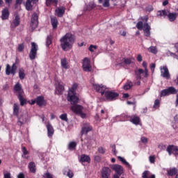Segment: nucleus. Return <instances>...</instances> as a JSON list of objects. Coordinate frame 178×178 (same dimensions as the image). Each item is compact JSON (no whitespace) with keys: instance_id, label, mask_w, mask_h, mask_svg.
I'll use <instances>...</instances> for the list:
<instances>
[{"instance_id":"1","label":"nucleus","mask_w":178,"mask_h":178,"mask_svg":"<svg viewBox=\"0 0 178 178\" xmlns=\"http://www.w3.org/2000/svg\"><path fill=\"white\" fill-rule=\"evenodd\" d=\"M76 41V37L72 33H67L60 39V47L63 51H69L73 48V44Z\"/></svg>"},{"instance_id":"2","label":"nucleus","mask_w":178,"mask_h":178,"mask_svg":"<svg viewBox=\"0 0 178 178\" xmlns=\"http://www.w3.org/2000/svg\"><path fill=\"white\" fill-rule=\"evenodd\" d=\"M14 94H16L19 102L21 106H24V105H27V99L24 98V90H23V88H22V85L20 83L17 82L14 86Z\"/></svg>"},{"instance_id":"3","label":"nucleus","mask_w":178,"mask_h":178,"mask_svg":"<svg viewBox=\"0 0 178 178\" xmlns=\"http://www.w3.org/2000/svg\"><path fill=\"white\" fill-rule=\"evenodd\" d=\"M19 62V59L16 58V61L15 63L13 64L12 67H10V65L9 64H7L6 68V74L7 76H9L10 74H13V76H15L16 74V70H17V66L16 64Z\"/></svg>"},{"instance_id":"4","label":"nucleus","mask_w":178,"mask_h":178,"mask_svg":"<svg viewBox=\"0 0 178 178\" xmlns=\"http://www.w3.org/2000/svg\"><path fill=\"white\" fill-rule=\"evenodd\" d=\"M31 48L29 52V59L31 60H34L37 58V51H38V44H36L35 42H32L31 43Z\"/></svg>"},{"instance_id":"5","label":"nucleus","mask_w":178,"mask_h":178,"mask_svg":"<svg viewBox=\"0 0 178 178\" xmlns=\"http://www.w3.org/2000/svg\"><path fill=\"white\" fill-rule=\"evenodd\" d=\"M104 97L107 101H115L119 98V93L113 91H106Z\"/></svg>"},{"instance_id":"6","label":"nucleus","mask_w":178,"mask_h":178,"mask_svg":"<svg viewBox=\"0 0 178 178\" xmlns=\"http://www.w3.org/2000/svg\"><path fill=\"white\" fill-rule=\"evenodd\" d=\"M173 94H177V90L175 87H169L167 89H164L161 90V97H166L168 95H173Z\"/></svg>"},{"instance_id":"7","label":"nucleus","mask_w":178,"mask_h":178,"mask_svg":"<svg viewBox=\"0 0 178 178\" xmlns=\"http://www.w3.org/2000/svg\"><path fill=\"white\" fill-rule=\"evenodd\" d=\"M111 169L112 170H114L115 172V175H118V176H122L124 173V169L123 167L118 164H113L110 166Z\"/></svg>"},{"instance_id":"8","label":"nucleus","mask_w":178,"mask_h":178,"mask_svg":"<svg viewBox=\"0 0 178 178\" xmlns=\"http://www.w3.org/2000/svg\"><path fill=\"white\" fill-rule=\"evenodd\" d=\"M93 88L94 90H95V91H97V92H100L102 96H104L105 92H106V86L101 84H97V83H93Z\"/></svg>"},{"instance_id":"9","label":"nucleus","mask_w":178,"mask_h":178,"mask_svg":"<svg viewBox=\"0 0 178 178\" xmlns=\"http://www.w3.org/2000/svg\"><path fill=\"white\" fill-rule=\"evenodd\" d=\"M134 73L136 75V79L137 80L136 82H135V84L136 86H140L141 84V81L140 80H141V74H144V70L139 68L138 70H134Z\"/></svg>"},{"instance_id":"10","label":"nucleus","mask_w":178,"mask_h":178,"mask_svg":"<svg viewBox=\"0 0 178 178\" xmlns=\"http://www.w3.org/2000/svg\"><path fill=\"white\" fill-rule=\"evenodd\" d=\"M82 67L84 72H90L92 70V67H91V62L90 60H88V58H85L83 59Z\"/></svg>"},{"instance_id":"11","label":"nucleus","mask_w":178,"mask_h":178,"mask_svg":"<svg viewBox=\"0 0 178 178\" xmlns=\"http://www.w3.org/2000/svg\"><path fill=\"white\" fill-rule=\"evenodd\" d=\"M38 26V14L36 13H34L32 15V17L31 19V27H32L33 29H37Z\"/></svg>"},{"instance_id":"12","label":"nucleus","mask_w":178,"mask_h":178,"mask_svg":"<svg viewBox=\"0 0 178 178\" xmlns=\"http://www.w3.org/2000/svg\"><path fill=\"white\" fill-rule=\"evenodd\" d=\"M67 99L72 105H75L79 102V97H76V93L68 92Z\"/></svg>"},{"instance_id":"13","label":"nucleus","mask_w":178,"mask_h":178,"mask_svg":"<svg viewBox=\"0 0 178 178\" xmlns=\"http://www.w3.org/2000/svg\"><path fill=\"white\" fill-rule=\"evenodd\" d=\"M65 12H66V8L65 6L58 7L55 10V15L57 17H63Z\"/></svg>"},{"instance_id":"14","label":"nucleus","mask_w":178,"mask_h":178,"mask_svg":"<svg viewBox=\"0 0 178 178\" xmlns=\"http://www.w3.org/2000/svg\"><path fill=\"white\" fill-rule=\"evenodd\" d=\"M36 104L38 106H47V100L44 98V96H38L36 97Z\"/></svg>"},{"instance_id":"15","label":"nucleus","mask_w":178,"mask_h":178,"mask_svg":"<svg viewBox=\"0 0 178 178\" xmlns=\"http://www.w3.org/2000/svg\"><path fill=\"white\" fill-rule=\"evenodd\" d=\"M18 26H20V17L19 15H16L10 24V29H15L16 27H18Z\"/></svg>"},{"instance_id":"16","label":"nucleus","mask_w":178,"mask_h":178,"mask_svg":"<svg viewBox=\"0 0 178 178\" xmlns=\"http://www.w3.org/2000/svg\"><path fill=\"white\" fill-rule=\"evenodd\" d=\"M70 109L71 111H72V112H74V113H76V115H79V113H81L83 108L81 105L75 104L71 106Z\"/></svg>"},{"instance_id":"17","label":"nucleus","mask_w":178,"mask_h":178,"mask_svg":"<svg viewBox=\"0 0 178 178\" xmlns=\"http://www.w3.org/2000/svg\"><path fill=\"white\" fill-rule=\"evenodd\" d=\"M111 177V168L104 167L102 170V178H109Z\"/></svg>"},{"instance_id":"18","label":"nucleus","mask_w":178,"mask_h":178,"mask_svg":"<svg viewBox=\"0 0 178 178\" xmlns=\"http://www.w3.org/2000/svg\"><path fill=\"white\" fill-rule=\"evenodd\" d=\"M161 73L162 77L165 79H170V74H169V70L167 66H163V68L161 69Z\"/></svg>"},{"instance_id":"19","label":"nucleus","mask_w":178,"mask_h":178,"mask_svg":"<svg viewBox=\"0 0 178 178\" xmlns=\"http://www.w3.org/2000/svg\"><path fill=\"white\" fill-rule=\"evenodd\" d=\"M143 31H144V35L145 37H150L151 36V26L148 24V23H145L143 25Z\"/></svg>"},{"instance_id":"20","label":"nucleus","mask_w":178,"mask_h":178,"mask_svg":"<svg viewBox=\"0 0 178 178\" xmlns=\"http://www.w3.org/2000/svg\"><path fill=\"white\" fill-rule=\"evenodd\" d=\"M18 121L17 124L18 126H23V124H25V123H27V115H21L20 116L18 115Z\"/></svg>"},{"instance_id":"21","label":"nucleus","mask_w":178,"mask_h":178,"mask_svg":"<svg viewBox=\"0 0 178 178\" xmlns=\"http://www.w3.org/2000/svg\"><path fill=\"white\" fill-rule=\"evenodd\" d=\"M31 2H33V3H37V2H38V0H26L25 4V8L26 10H33V5L31 4Z\"/></svg>"},{"instance_id":"22","label":"nucleus","mask_w":178,"mask_h":178,"mask_svg":"<svg viewBox=\"0 0 178 178\" xmlns=\"http://www.w3.org/2000/svg\"><path fill=\"white\" fill-rule=\"evenodd\" d=\"M168 176H176L175 178H177L178 170L175 167L167 170Z\"/></svg>"},{"instance_id":"23","label":"nucleus","mask_w":178,"mask_h":178,"mask_svg":"<svg viewBox=\"0 0 178 178\" xmlns=\"http://www.w3.org/2000/svg\"><path fill=\"white\" fill-rule=\"evenodd\" d=\"M47 129V136L48 137H52L54 134L55 133V130L54 129V127L50 123H48L46 126Z\"/></svg>"},{"instance_id":"24","label":"nucleus","mask_w":178,"mask_h":178,"mask_svg":"<svg viewBox=\"0 0 178 178\" xmlns=\"http://www.w3.org/2000/svg\"><path fill=\"white\" fill-rule=\"evenodd\" d=\"M63 91H65V87L59 83L56 87L55 94H56L57 95H62V94H63Z\"/></svg>"},{"instance_id":"25","label":"nucleus","mask_w":178,"mask_h":178,"mask_svg":"<svg viewBox=\"0 0 178 178\" xmlns=\"http://www.w3.org/2000/svg\"><path fill=\"white\" fill-rule=\"evenodd\" d=\"M63 174L64 176H67L69 178H73L74 176V174H73V171L72 170H70L69 168H65L63 170Z\"/></svg>"},{"instance_id":"26","label":"nucleus","mask_w":178,"mask_h":178,"mask_svg":"<svg viewBox=\"0 0 178 178\" xmlns=\"http://www.w3.org/2000/svg\"><path fill=\"white\" fill-rule=\"evenodd\" d=\"M92 131V127L90 125H86L82 127L81 134V136H84V134H88L89 131Z\"/></svg>"},{"instance_id":"27","label":"nucleus","mask_w":178,"mask_h":178,"mask_svg":"<svg viewBox=\"0 0 178 178\" xmlns=\"http://www.w3.org/2000/svg\"><path fill=\"white\" fill-rule=\"evenodd\" d=\"M9 10L8 8H4L1 11V19L2 20H8L9 19Z\"/></svg>"},{"instance_id":"28","label":"nucleus","mask_w":178,"mask_h":178,"mask_svg":"<svg viewBox=\"0 0 178 178\" xmlns=\"http://www.w3.org/2000/svg\"><path fill=\"white\" fill-rule=\"evenodd\" d=\"M79 162H81V163H84V162H87L88 163H90V162H91V158L90 157V156H87L86 154H81V158L79 159Z\"/></svg>"},{"instance_id":"29","label":"nucleus","mask_w":178,"mask_h":178,"mask_svg":"<svg viewBox=\"0 0 178 178\" xmlns=\"http://www.w3.org/2000/svg\"><path fill=\"white\" fill-rule=\"evenodd\" d=\"M51 24L53 30H56L58 29V24H59V22H58V18H56V17H51Z\"/></svg>"},{"instance_id":"30","label":"nucleus","mask_w":178,"mask_h":178,"mask_svg":"<svg viewBox=\"0 0 178 178\" xmlns=\"http://www.w3.org/2000/svg\"><path fill=\"white\" fill-rule=\"evenodd\" d=\"M60 65L63 69H65V70H67V69H69V62L67 61V58H62L60 60Z\"/></svg>"},{"instance_id":"31","label":"nucleus","mask_w":178,"mask_h":178,"mask_svg":"<svg viewBox=\"0 0 178 178\" xmlns=\"http://www.w3.org/2000/svg\"><path fill=\"white\" fill-rule=\"evenodd\" d=\"M28 168L31 173H35L37 168H35V163L31 161L29 163Z\"/></svg>"},{"instance_id":"32","label":"nucleus","mask_w":178,"mask_h":178,"mask_svg":"<svg viewBox=\"0 0 178 178\" xmlns=\"http://www.w3.org/2000/svg\"><path fill=\"white\" fill-rule=\"evenodd\" d=\"M95 8H97V5H95V2H90L88 5H86L85 8V10H88V12H90V10H92V9H95Z\"/></svg>"},{"instance_id":"33","label":"nucleus","mask_w":178,"mask_h":178,"mask_svg":"<svg viewBox=\"0 0 178 178\" xmlns=\"http://www.w3.org/2000/svg\"><path fill=\"white\" fill-rule=\"evenodd\" d=\"M19 111H20V107L19 106V104L15 103L13 105V115L14 116H17V118H19Z\"/></svg>"},{"instance_id":"34","label":"nucleus","mask_w":178,"mask_h":178,"mask_svg":"<svg viewBox=\"0 0 178 178\" xmlns=\"http://www.w3.org/2000/svg\"><path fill=\"white\" fill-rule=\"evenodd\" d=\"M175 147L176 146L174 145H170L167 147L166 151L169 155H174Z\"/></svg>"},{"instance_id":"35","label":"nucleus","mask_w":178,"mask_h":178,"mask_svg":"<svg viewBox=\"0 0 178 178\" xmlns=\"http://www.w3.org/2000/svg\"><path fill=\"white\" fill-rule=\"evenodd\" d=\"M167 16L170 22H175L177 17V14L176 13H168Z\"/></svg>"},{"instance_id":"36","label":"nucleus","mask_w":178,"mask_h":178,"mask_svg":"<svg viewBox=\"0 0 178 178\" xmlns=\"http://www.w3.org/2000/svg\"><path fill=\"white\" fill-rule=\"evenodd\" d=\"M58 0H46V5L47 6H51V5H53V6H58Z\"/></svg>"},{"instance_id":"37","label":"nucleus","mask_w":178,"mask_h":178,"mask_svg":"<svg viewBox=\"0 0 178 178\" xmlns=\"http://www.w3.org/2000/svg\"><path fill=\"white\" fill-rule=\"evenodd\" d=\"M129 122H131L134 124H140V117H131V118L129 119Z\"/></svg>"},{"instance_id":"38","label":"nucleus","mask_w":178,"mask_h":178,"mask_svg":"<svg viewBox=\"0 0 178 178\" xmlns=\"http://www.w3.org/2000/svg\"><path fill=\"white\" fill-rule=\"evenodd\" d=\"M76 147H77V143L76 142L72 141L68 144V149L70 151H74V149H76Z\"/></svg>"},{"instance_id":"39","label":"nucleus","mask_w":178,"mask_h":178,"mask_svg":"<svg viewBox=\"0 0 178 178\" xmlns=\"http://www.w3.org/2000/svg\"><path fill=\"white\" fill-rule=\"evenodd\" d=\"M19 78L21 79V80H24V78L26 77V73H24V69L23 68H20L19 70Z\"/></svg>"},{"instance_id":"40","label":"nucleus","mask_w":178,"mask_h":178,"mask_svg":"<svg viewBox=\"0 0 178 178\" xmlns=\"http://www.w3.org/2000/svg\"><path fill=\"white\" fill-rule=\"evenodd\" d=\"M77 87H79V85L77 83H74L68 92H70V94H76V90H77Z\"/></svg>"},{"instance_id":"41","label":"nucleus","mask_w":178,"mask_h":178,"mask_svg":"<svg viewBox=\"0 0 178 178\" xmlns=\"http://www.w3.org/2000/svg\"><path fill=\"white\" fill-rule=\"evenodd\" d=\"M52 44V35H49L46 38V47H49Z\"/></svg>"},{"instance_id":"42","label":"nucleus","mask_w":178,"mask_h":178,"mask_svg":"<svg viewBox=\"0 0 178 178\" xmlns=\"http://www.w3.org/2000/svg\"><path fill=\"white\" fill-rule=\"evenodd\" d=\"M133 87V82L131 81H127L126 84L124 86V90H130Z\"/></svg>"},{"instance_id":"43","label":"nucleus","mask_w":178,"mask_h":178,"mask_svg":"<svg viewBox=\"0 0 178 178\" xmlns=\"http://www.w3.org/2000/svg\"><path fill=\"white\" fill-rule=\"evenodd\" d=\"M130 118H131V117L126 114H122L120 115V119H121L122 122L129 121V120H130Z\"/></svg>"},{"instance_id":"44","label":"nucleus","mask_w":178,"mask_h":178,"mask_svg":"<svg viewBox=\"0 0 178 178\" xmlns=\"http://www.w3.org/2000/svg\"><path fill=\"white\" fill-rule=\"evenodd\" d=\"M169 12L166 10H159L158 11V16H168Z\"/></svg>"},{"instance_id":"45","label":"nucleus","mask_w":178,"mask_h":178,"mask_svg":"<svg viewBox=\"0 0 178 178\" xmlns=\"http://www.w3.org/2000/svg\"><path fill=\"white\" fill-rule=\"evenodd\" d=\"M119 161H120V162H122L124 165H126L127 166H128L129 168H130V163H129V162H127L126 161V159H124L123 157H118Z\"/></svg>"},{"instance_id":"46","label":"nucleus","mask_w":178,"mask_h":178,"mask_svg":"<svg viewBox=\"0 0 178 178\" xmlns=\"http://www.w3.org/2000/svg\"><path fill=\"white\" fill-rule=\"evenodd\" d=\"M60 119L63 122H69V119L67 118V114L64 113L60 115Z\"/></svg>"},{"instance_id":"47","label":"nucleus","mask_w":178,"mask_h":178,"mask_svg":"<svg viewBox=\"0 0 178 178\" xmlns=\"http://www.w3.org/2000/svg\"><path fill=\"white\" fill-rule=\"evenodd\" d=\"M25 45L24 43H21L18 44L17 50L18 52H23L24 51Z\"/></svg>"},{"instance_id":"48","label":"nucleus","mask_w":178,"mask_h":178,"mask_svg":"<svg viewBox=\"0 0 178 178\" xmlns=\"http://www.w3.org/2000/svg\"><path fill=\"white\" fill-rule=\"evenodd\" d=\"M136 28L138 30H143L144 29V24L143 22L140 21L136 24Z\"/></svg>"},{"instance_id":"49","label":"nucleus","mask_w":178,"mask_h":178,"mask_svg":"<svg viewBox=\"0 0 178 178\" xmlns=\"http://www.w3.org/2000/svg\"><path fill=\"white\" fill-rule=\"evenodd\" d=\"M149 52H151L152 54H157L158 51L156 50V47L151 46L149 49H148Z\"/></svg>"},{"instance_id":"50","label":"nucleus","mask_w":178,"mask_h":178,"mask_svg":"<svg viewBox=\"0 0 178 178\" xmlns=\"http://www.w3.org/2000/svg\"><path fill=\"white\" fill-rule=\"evenodd\" d=\"M97 48H98V46L94 45V44H90V47H88V50L90 52H94V51H95V49H97Z\"/></svg>"},{"instance_id":"51","label":"nucleus","mask_w":178,"mask_h":178,"mask_svg":"<svg viewBox=\"0 0 178 178\" xmlns=\"http://www.w3.org/2000/svg\"><path fill=\"white\" fill-rule=\"evenodd\" d=\"M148 176H149V171H148V170H145L142 174L143 178H149V177H148Z\"/></svg>"},{"instance_id":"52","label":"nucleus","mask_w":178,"mask_h":178,"mask_svg":"<svg viewBox=\"0 0 178 178\" xmlns=\"http://www.w3.org/2000/svg\"><path fill=\"white\" fill-rule=\"evenodd\" d=\"M111 4L109 3V0H104L103 3L104 8H109Z\"/></svg>"},{"instance_id":"53","label":"nucleus","mask_w":178,"mask_h":178,"mask_svg":"<svg viewBox=\"0 0 178 178\" xmlns=\"http://www.w3.org/2000/svg\"><path fill=\"white\" fill-rule=\"evenodd\" d=\"M98 152H99V154H105V152H106L105 148H104L103 147H99L98 148Z\"/></svg>"},{"instance_id":"54","label":"nucleus","mask_w":178,"mask_h":178,"mask_svg":"<svg viewBox=\"0 0 178 178\" xmlns=\"http://www.w3.org/2000/svg\"><path fill=\"white\" fill-rule=\"evenodd\" d=\"M23 3V0H16L15 1V9L19 7V5H22Z\"/></svg>"},{"instance_id":"55","label":"nucleus","mask_w":178,"mask_h":178,"mask_svg":"<svg viewBox=\"0 0 178 178\" xmlns=\"http://www.w3.org/2000/svg\"><path fill=\"white\" fill-rule=\"evenodd\" d=\"M124 63H125V65H131V59L124 58Z\"/></svg>"},{"instance_id":"56","label":"nucleus","mask_w":178,"mask_h":178,"mask_svg":"<svg viewBox=\"0 0 178 178\" xmlns=\"http://www.w3.org/2000/svg\"><path fill=\"white\" fill-rule=\"evenodd\" d=\"M149 161L150 163H155V156H150L149 157Z\"/></svg>"},{"instance_id":"57","label":"nucleus","mask_w":178,"mask_h":178,"mask_svg":"<svg viewBox=\"0 0 178 178\" xmlns=\"http://www.w3.org/2000/svg\"><path fill=\"white\" fill-rule=\"evenodd\" d=\"M22 152L24 155H28L29 154V151H27V149L26 148V147H23V146L22 147Z\"/></svg>"},{"instance_id":"58","label":"nucleus","mask_w":178,"mask_h":178,"mask_svg":"<svg viewBox=\"0 0 178 178\" xmlns=\"http://www.w3.org/2000/svg\"><path fill=\"white\" fill-rule=\"evenodd\" d=\"M78 115H79L82 119H86V118H87V114L83 113V111H81V113H79Z\"/></svg>"},{"instance_id":"59","label":"nucleus","mask_w":178,"mask_h":178,"mask_svg":"<svg viewBox=\"0 0 178 178\" xmlns=\"http://www.w3.org/2000/svg\"><path fill=\"white\" fill-rule=\"evenodd\" d=\"M174 155L175 156H178V147L175 146L174 149Z\"/></svg>"},{"instance_id":"60","label":"nucleus","mask_w":178,"mask_h":178,"mask_svg":"<svg viewBox=\"0 0 178 178\" xmlns=\"http://www.w3.org/2000/svg\"><path fill=\"white\" fill-rule=\"evenodd\" d=\"M141 141L142 143H143L144 144H147V143H148V139L144 136H143L141 138Z\"/></svg>"},{"instance_id":"61","label":"nucleus","mask_w":178,"mask_h":178,"mask_svg":"<svg viewBox=\"0 0 178 178\" xmlns=\"http://www.w3.org/2000/svg\"><path fill=\"white\" fill-rule=\"evenodd\" d=\"M3 178H12L10 172L4 173Z\"/></svg>"},{"instance_id":"62","label":"nucleus","mask_w":178,"mask_h":178,"mask_svg":"<svg viewBox=\"0 0 178 178\" xmlns=\"http://www.w3.org/2000/svg\"><path fill=\"white\" fill-rule=\"evenodd\" d=\"M17 178H26L24 173L23 172H19L17 175Z\"/></svg>"},{"instance_id":"63","label":"nucleus","mask_w":178,"mask_h":178,"mask_svg":"<svg viewBox=\"0 0 178 178\" xmlns=\"http://www.w3.org/2000/svg\"><path fill=\"white\" fill-rule=\"evenodd\" d=\"M137 60H138V62H143V56H141V54L138 55Z\"/></svg>"},{"instance_id":"64","label":"nucleus","mask_w":178,"mask_h":178,"mask_svg":"<svg viewBox=\"0 0 178 178\" xmlns=\"http://www.w3.org/2000/svg\"><path fill=\"white\" fill-rule=\"evenodd\" d=\"M175 106H178V94L177 95L176 102H175Z\"/></svg>"}]
</instances>
